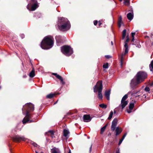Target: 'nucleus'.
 Wrapping results in <instances>:
<instances>
[{"label":"nucleus","instance_id":"f257e3e1","mask_svg":"<svg viewBox=\"0 0 153 153\" xmlns=\"http://www.w3.org/2000/svg\"><path fill=\"white\" fill-rule=\"evenodd\" d=\"M147 74L146 72L140 71L138 72L135 77L131 81L130 86L131 88L134 89L137 86L143 82L147 78Z\"/></svg>","mask_w":153,"mask_h":153},{"label":"nucleus","instance_id":"f03ea898","mask_svg":"<svg viewBox=\"0 0 153 153\" xmlns=\"http://www.w3.org/2000/svg\"><path fill=\"white\" fill-rule=\"evenodd\" d=\"M23 114L25 115V117L22 120V123L25 124L29 121V119L32 117V115L29 114V111H33L34 110V106L30 103H27L25 105L22 109Z\"/></svg>","mask_w":153,"mask_h":153},{"label":"nucleus","instance_id":"7ed1b4c3","mask_svg":"<svg viewBox=\"0 0 153 153\" xmlns=\"http://www.w3.org/2000/svg\"><path fill=\"white\" fill-rule=\"evenodd\" d=\"M57 26L60 30L66 31L70 29L71 24L67 18L60 17L58 19Z\"/></svg>","mask_w":153,"mask_h":153},{"label":"nucleus","instance_id":"20e7f679","mask_svg":"<svg viewBox=\"0 0 153 153\" xmlns=\"http://www.w3.org/2000/svg\"><path fill=\"white\" fill-rule=\"evenodd\" d=\"M53 38L51 36H47L41 42L40 46L43 49H49L53 47Z\"/></svg>","mask_w":153,"mask_h":153},{"label":"nucleus","instance_id":"39448f33","mask_svg":"<svg viewBox=\"0 0 153 153\" xmlns=\"http://www.w3.org/2000/svg\"><path fill=\"white\" fill-rule=\"evenodd\" d=\"M102 82L101 81H98L97 84L95 85L93 88L94 91L96 93L98 91V97L100 99H102Z\"/></svg>","mask_w":153,"mask_h":153},{"label":"nucleus","instance_id":"423d86ee","mask_svg":"<svg viewBox=\"0 0 153 153\" xmlns=\"http://www.w3.org/2000/svg\"><path fill=\"white\" fill-rule=\"evenodd\" d=\"M117 118H114L112 121L111 123V129L112 131H114L115 130L116 136L120 134L122 131V130L117 127L116 128V126L117 124Z\"/></svg>","mask_w":153,"mask_h":153},{"label":"nucleus","instance_id":"0eeeda50","mask_svg":"<svg viewBox=\"0 0 153 153\" xmlns=\"http://www.w3.org/2000/svg\"><path fill=\"white\" fill-rule=\"evenodd\" d=\"M61 51L66 56H69L73 53V49L69 46L64 45L61 47Z\"/></svg>","mask_w":153,"mask_h":153},{"label":"nucleus","instance_id":"6e6552de","mask_svg":"<svg viewBox=\"0 0 153 153\" xmlns=\"http://www.w3.org/2000/svg\"><path fill=\"white\" fill-rule=\"evenodd\" d=\"M129 41V38L128 36H127L126 40L125 42V45H124L125 49V52L124 53L122 54L120 58V65L121 66H123V56L125 55L128 52V46L127 44L128 42Z\"/></svg>","mask_w":153,"mask_h":153},{"label":"nucleus","instance_id":"1a4fd4ad","mask_svg":"<svg viewBox=\"0 0 153 153\" xmlns=\"http://www.w3.org/2000/svg\"><path fill=\"white\" fill-rule=\"evenodd\" d=\"M39 7V4L37 0H32L28 4L27 8L29 11L35 10Z\"/></svg>","mask_w":153,"mask_h":153},{"label":"nucleus","instance_id":"9d476101","mask_svg":"<svg viewBox=\"0 0 153 153\" xmlns=\"http://www.w3.org/2000/svg\"><path fill=\"white\" fill-rule=\"evenodd\" d=\"M13 140L15 142H19L21 141H25L27 139L24 136H20L19 135H16L13 137Z\"/></svg>","mask_w":153,"mask_h":153},{"label":"nucleus","instance_id":"9b49d317","mask_svg":"<svg viewBox=\"0 0 153 153\" xmlns=\"http://www.w3.org/2000/svg\"><path fill=\"white\" fill-rule=\"evenodd\" d=\"M63 37L61 36H56L55 39H56L57 45L59 46L60 43L63 42Z\"/></svg>","mask_w":153,"mask_h":153},{"label":"nucleus","instance_id":"f8f14e48","mask_svg":"<svg viewBox=\"0 0 153 153\" xmlns=\"http://www.w3.org/2000/svg\"><path fill=\"white\" fill-rule=\"evenodd\" d=\"M83 121L85 122H88L90 121L91 120L90 115H84L83 116Z\"/></svg>","mask_w":153,"mask_h":153},{"label":"nucleus","instance_id":"ddd939ff","mask_svg":"<svg viewBox=\"0 0 153 153\" xmlns=\"http://www.w3.org/2000/svg\"><path fill=\"white\" fill-rule=\"evenodd\" d=\"M52 74L55 76H56V77L58 79H59L60 80L62 84H65V82H64L63 80V79L62 78V77L60 76V75L57 74L56 73H53Z\"/></svg>","mask_w":153,"mask_h":153},{"label":"nucleus","instance_id":"4468645a","mask_svg":"<svg viewBox=\"0 0 153 153\" xmlns=\"http://www.w3.org/2000/svg\"><path fill=\"white\" fill-rule=\"evenodd\" d=\"M51 153H61L59 150L58 149L54 147L51 149Z\"/></svg>","mask_w":153,"mask_h":153},{"label":"nucleus","instance_id":"2eb2a0df","mask_svg":"<svg viewBox=\"0 0 153 153\" xmlns=\"http://www.w3.org/2000/svg\"><path fill=\"white\" fill-rule=\"evenodd\" d=\"M140 92V91H131L128 93V94H131L132 96H134V94H136Z\"/></svg>","mask_w":153,"mask_h":153},{"label":"nucleus","instance_id":"dca6fc26","mask_svg":"<svg viewBox=\"0 0 153 153\" xmlns=\"http://www.w3.org/2000/svg\"><path fill=\"white\" fill-rule=\"evenodd\" d=\"M110 90H108L107 91H106L105 92V95L108 100L110 99Z\"/></svg>","mask_w":153,"mask_h":153},{"label":"nucleus","instance_id":"f3484780","mask_svg":"<svg viewBox=\"0 0 153 153\" xmlns=\"http://www.w3.org/2000/svg\"><path fill=\"white\" fill-rule=\"evenodd\" d=\"M128 102L127 101H121L120 105L121 106L122 109H123L127 105Z\"/></svg>","mask_w":153,"mask_h":153},{"label":"nucleus","instance_id":"a211bd4d","mask_svg":"<svg viewBox=\"0 0 153 153\" xmlns=\"http://www.w3.org/2000/svg\"><path fill=\"white\" fill-rule=\"evenodd\" d=\"M123 24L122 22V16H119L118 20V25L119 27H120L122 24Z\"/></svg>","mask_w":153,"mask_h":153},{"label":"nucleus","instance_id":"6ab92c4d","mask_svg":"<svg viewBox=\"0 0 153 153\" xmlns=\"http://www.w3.org/2000/svg\"><path fill=\"white\" fill-rule=\"evenodd\" d=\"M133 15L131 13H129L127 15V18L128 19L131 21L133 19Z\"/></svg>","mask_w":153,"mask_h":153},{"label":"nucleus","instance_id":"aec40b11","mask_svg":"<svg viewBox=\"0 0 153 153\" xmlns=\"http://www.w3.org/2000/svg\"><path fill=\"white\" fill-rule=\"evenodd\" d=\"M35 75V71L34 68L30 73L29 74V76L31 78L33 77Z\"/></svg>","mask_w":153,"mask_h":153},{"label":"nucleus","instance_id":"412c9836","mask_svg":"<svg viewBox=\"0 0 153 153\" xmlns=\"http://www.w3.org/2000/svg\"><path fill=\"white\" fill-rule=\"evenodd\" d=\"M46 133L48 134V135H51V137L52 138H53L54 137V132L53 131H49L47 133Z\"/></svg>","mask_w":153,"mask_h":153},{"label":"nucleus","instance_id":"4be33fe9","mask_svg":"<svg viewBox=\"0 0 153 153\" xmlns=\"http://www.w3.org/2000/svg\"><path fill=\"white\" fill-rule=\"evenodd\" d=\"M69 134V132L68 130L65 129L63 131V135L65 137H67Z\"/></svg>","mask_w":153,"mask_h":153},{"label":"nucleus","instance_id":"5701e85b","mask_svg":"<svg viewBox=\"0 0 153 153\" xmlns=\"http://www.w3.org/2000/svg\"><path fill=\"white\" fill-rule=\"evenodd\" d=\"M55 95V94L51 93L47 95L46 96V97L47 98L51 99Z\"/></svg>","mask_w":153,"mask_h":153},{"label":"nucleus","instance_id":"b1692460","mask_svg":"<svg viewBox=\"0 0 153 153\" xmlns=\"http://www.w3.org/2000/svg\"><path fill=\"white\" fill-rule=\"evenodd\" d=\"M126 133L125 134H124V135H123V136L122 138V139H121L119 141V143L118 144V145H120L122 143L124 139L125 138V137L126 136Z\"/></svg>","mask_w":153,"mask_h":153},{"label":"nucleus","instance_id":"393cba45","mask_svg":"<svg viewBox=\"0 0 153 153\" xmlns=\"http://www.w3.org/2000/svg\"><path fill=\"white\" fill-rule=\"evenodd\" d=\"M126 29L124 30L122 32V39H124L126 36Z\"/></svg>","mask_w":153,"mask_h":153},{"label":"nucleus","instance_id":"a878e982","mask_svg":"<svg viewBox=\"0 0 153 153\" xmlns=\"http://www.w3.org/2000/svg\"><path fill=\"white\" fill-rule=\"evenodd\" d=\"M129 95L128 94V93L127 94H125L122 98L121 101H126L125 100L128 97V95Z\"/></svg>","mask_w":153,"mask_h":153},{"label":"nucleus","instance_id":"bb28decb","mask_svg":"<svg viewBox=\"0 0 153 153\" xmlns=\"http://www.w3.org/2000/svg\"><path fill=\"white\" fill-rule=\"evenodd\" d=\"M106 126V125H105L101 128L100 130V134H102L105 131Z\"/></svg>","mask_w":153,"mask_h":153},{"label":"nucleus","instance_id":"cd10ccee","mask_svg":"<svg viewBox=\"0 0 153 153\" xmlns=\"http://www.w3.org/2000/svg\"><path fill=\"white\" fill-rule=\"evenodd\" d=\"M113 114V112L111 111L109 115V117L108 118V119L109 120H111L112 117V116Z\"/></svg>","mask_w":153,"mask_h":153},{"label":"nucleus","instance_id":"c85d7f7f","mask_svg":"<svg viewBox=\"0 0 153 153\" xmlns=\"http://www.w3.org/2000/svg\"><path fill=\"white\" fill-rule=\"evenodd\" d=\"M124 4L126 5L129 4V0H124Z\"/></svg>","mask_w":153,"mask_h":153},{"label":"nucleus","instance_id":"c756f323","mask_svg":"<svg viewBox=\"0 0 153 153\" xmlns=\"http://www.w3.org/2000/svg\"><path fill=\"white\" fill-rule=\"evenodd\" d=\"M99 106L102 108L105 109L107 108V105L104 104H102L99 105Z\"/></svg>","mask_w":153,"mask_h":153},{"label":"nucleus","instance_id":"7c9ffc66","mask_svg":"<svg viewBox=\"0 0 153 153\" xmlns=\"http://www.w3.org/2000/svg\"><path fill=\"white\" fill-rule=\"evenodd\" d=\"M134 106V103H130L129 108L130 109H132Z\"/></svg>","mask_w":153,"mask_h":153},{"label":"nucleus","instance_id":"2f4dec72","mask_svg":"<svg viewBox=\"0 0 153 153\" xmlns=\"http://www.w3.org/2000/svg\"><path fill=\"white\" fill-rule=\"evenodd\" d=\"M30 143L34 147H36L37 146V144L31 141L30 142Z\"/></svg>","mask_w":153,"mask_h":153},{"label":"nucleus","instance_id":"473e14b6","mask_svg":"<svg viewBox=\"0 0 153 153\" xmlns=\"http://www.w3.org/2000/svg\"><path fill=\"white\" fill-rule=\"evenodd\" d=\"M145 91L146 92L149 91H150V89L149 87L146 86L145 88Z\"/></svg>","mask_w":153,"mask_h":153},{"label":"nucleus","instance_id":"72a5a7b5","mask_svg":"<svg viewBox=\"0 0 153 153\" xmlns=\"http://www.w3.org/2000/svg\"><path fill=\"white\" fill-rule=\"evenodd\" d=\"M108 63H106L105 64H103L102 67H108Z\"/></svg>","mask_w":153,"mask_h":153},{"label":"nucleus","instance_id":"f704fd0d","mask_svg":"<svg viewBox=\"0 0 153 153\" xmlns=\"http://www.w3.org/2000/svg\"><path fill=\"white\" fill-rule=\"evenodd\" d=\"M149 67H153V60L151 62L149 65Z\"/></svg>","mask_w":153,"mask_h":153},{"label":"nucleus","instance_id":"c9c22d12","mask_svg":"<svg viewBox=\"0 0 153 153\" xmlns=\"http://www.w3.org/2000/svg\"><path fill=\"white\" fill-rule=\"evenodd\" d=\"M105 58H106L108 59L111 57V56L110 55H105Z\"/></svg>","mask_w":153,"mask_h":153},{"label":"nucleus","instance_id":"e433bc0d","mask_svg":"<svg viewBox=\"0 0 153 153\" xmlns=\"http://www.w3.org/2000/svg\"><path fill=\"white\" fill-rule=\"evenodd\" d=\"M20 36L22 39H23L25 37V35L23 34H22L20 35Z\"/></svg>","mask_w":153,"mask_h":153},{"label":"nucleus","instance_id":"4c0bfd02","mask_svg":"<svg viewBox=\"0 0 153 153\" xmlns=\"http://www.w3.org/2000/svg\"><path fill=\"white\" fill-rule=\"evenodd\" d=\"M98 22L97 21V20H96V21H94V25H97V23Z\"/></svg>","mask_w":153,"mask_h":153},{"label":"nucleus","instance_id":"58836bf2","mask_svg":"<svg viewBox=\"0 0 153 153\" xmlns=\"http://www.w3.org/2000/svg\"><path fill=\"white\" fill-rule=\"evenodd\" d=\"M135 32L132 33H131V37H134V36L135 35Z\"/></svg>","mask_w":153,"mask_h":153},{"label":"nucleus","instance_id":"ea45409f","mask_svg":"<svg viewBox=\"0 0 153 153\" xmlns=\"http://www.w3.org/2000/svg\"><path fill=\"white\" fill-rule=\"evenodd\" d=\"M132 109H129V110H128L127 111V112L128 113H130L131 112V110Z\"/></svg>","mask_w":153,"mask_h":153},{"label":"nucleus","instance_id":"a19ab883","mask_svg":"<svg viewBox=\"0 0 153 153\" xmlns=\"http://www.w3.org/2000/svg\"><path fill=\"white\" fill-rule=\"evenodd\" d=\"M92 144H91L90 148V149H89V152H90V153L91 151V150H92Z\"/></svg>","mask_w":153,"mask_h":153},{"label":"nucleus","instance_id":"79ce46f5","mask_svg":"<svg viewBox=\"0 0 153 153\" xmlns=\"http://www.w3.org/2000/svg\"><path fill=\"white\" fill-rule=\"evenodd\" d=\"M150 71L153 73V68H150Z\"/></svg>","mask_w":153,"mask_h":153},{"label":"nucleus","instance_id":"37998d69","mask_svg":"<svg viewBox=\"0 0 153 153\" xmlns=\"http://www.w3.org/2000/svg\"><path fill=\"white\" fill-rule=\"evenodd\" d=\"M132 39L131 40V42H133L134 40V37H132Z\"/></svg>","mask_w":153,"mask_h":153},{"label":"nucleus","instance_id":"c03bdc74","mask_svg":"<svg viewBox=\"0 0 153 153\" xmlns=\"http://www.w3.org/2000/svg\"><path fill=\"white\" fill-rule=\"evenodd\" d=\"M40 15V13H36V15H35V16H36V15Z\"/></svg>","mask_w":153,"mask_h":153},{"label":"nucleus","instance_id":"a18cd8bd","mask_svg":"<svg viewBox=\"0 0 153 153\" xmlns=\"http://www.w3.org/2000/svg\"><path fill=\"white\" fill-rule=\"evenodd\" d=\"M99 22V26H100V25H101L102 23L100 21Z\"/></svg>","mask_w":153,"mask_h":153},{"label":"nucleus","instance_id":"49530a36","mask_svg":"<svg viewBox=\"0 0 153 153\" xmlns=\"http://www.w3.org/2000/svg\"><path fill=\"white\" fill-rule=\"evenodd\" d=\"M57 101H58V100H57L56 101V102L54 103V104H56L57 103Z\"/></svg>","mask_w":153,"mask_h":153},{"label":"nucleus","instance_id":"de8ad7c7","mask_svg":"<svg viewBox=\"0 0 153 153\" xmlns=\"http://www.w3.org/2000/svg\"><path fill=\"white\" fill-rule=\"evenodd\" d=\"M115 153H120L119 151H117Z\"/></svg>","mask_w":153,"mask_h":153},{"label":"nucleus","instance_id":"09e8293b","mask_svg":"<svg viewBox=\"0 0 153 153\" xmlns=\"http://www.w3.org/2000/svg\"><path fill=\"white\" fill-rule=\"evenodd\" d=\"M114 114H115L116 113V111L115 110H114Z\"/></svg>","mask_w":153,"mask_h":153},{"label":"nucleus","instance_id":"8fccbe9b","mask_svg":"<svg viewBox=\"0 0 153 153\" xmlns=\"http://www.w3.org/2000/svg\"><path fill=\"white\" fill-rule=\"evenodd\" d=\"M111 44L112 45H113V42L112 41L111 42Z\"/></svg>","mask_w":153,"mask_h":153},{"label":"nucleus","instance_id":"3c124183","mask_svg":"<svg viewBox=\"0 0 153 153\" xmlns=\"http://www.w3.org/2000/svg\"><path fill=\"white\" fill-rule=\"evenodd\" d=\"M68 153H71V152L70 150H69V151L68 152Z\"/></svg>","mask_w":153,"mask_h":153},{"label":"nucleus","instance_id":"603ef678","mask_svg":"<svg viewBox=\"0 0 153 153\" xmlns=\"http://www.w3.org/2000/svg\"><path fill=\"white\" fill-rule=\"evenodd\" d=\"M36 153H38L37 151H35Z\"/></svg>","mask_w":153,"mask_h":153},{"label":"nucleus","instance_id":"864d4df0","mask_svg":"<svg viewBox=\"0 0 153 153\" xmlns=\"http://www.w3.org/2000/svg\"><path fill=\"white\" fill-rule=\"evenodd\" d=\"M32 121L30 120V121L29 123H31Z\"/></svg>","mask_w":153,"mask_h":153},{"label":"nucleus","instance_id":"5fc2aeb1","mask_svg":"<svg viewBox=\"0 0 153 153\" xmlns=\"http://www.w3.org/2000/svg\"><path fill=\"white\" fill-rule=\"evenodd\" d=\"M141 47V46L140 45L139 46V48H140Z\"/></svg>","mask_w":153,"mask_h":153},{"label":"nucleus","instance_id":"6e6d98bb","mask_svg":"<svg viewBox=\"0 0 153 153\" xmlns=\"http://www.w3.org/2000/svg\"><path fill=\"white\" fill-rule=\"evenodd\" d=\"M106 68V67H105V68Z\"/></svg>","mask_w":153,"mask_h":153},{"label":"nucleus","instance_id":"4d7b16f0","mask_svg":"<svg viewBox=\"0 0 153 153\" xmlns=\"http://www.w3.org/2000/svg\"><path fill=\"white\" fill-rule=\"evenodd\" d=\"M120 1H121L122 0H119Z\"/></svg>","mask_w":153,"mask_h":153},{"label":"nucleus","instance_id":"13d9d810","mask_svg":"<svg viewBox=\"0 0 153 153\" xmlns=\"http://www.w3.org/2000/svg\"><path fill=\"white\" fill-rule=\"evenodd\" d=\"M152 85H153V82L152 83Z\"/></svg>","mask_w":153,"mask_h":153},{"label":"nucleus","instance_id":"bf43d9fd","mask_svg":"<svg viewBox=\"0 0 153 153\" xmlns=\"http://www.w3.org/2000/svg\"><path fill=\"white\" fill-rule=\"evenodd\" d=\"M1 87L0 86V89L1 88Z\"/></svg>","mask_w":153,"mask_h":153},{"label":"nucleus","instance_id":"052dcab7","mask_svg":"<svg viewBox=\"0 0 153 153\" xmlns=\"http://www.w3.org/2000/svg\"><path fill=\"white\" fill-rule=\"evenodd\" d=\"M153 35V34H152V35L151 36H152Z\"/></svg>","mask_w":153,"mask_h":153}]
</instances>
